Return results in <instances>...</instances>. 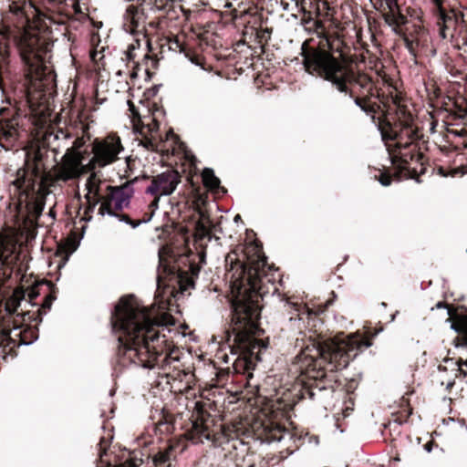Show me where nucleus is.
I'll list each match as a JSON object with an SVG mask.
<instances>
[{"label":"nucleus","mask_w":467,"mask_h":467,"mask_svg":"<svg viewBox=\"0 0 467 467\" xmlns=\"http://www.w3.org/2000/svg\"><path fill=\"white\" fill-rule=\"evenodd\" d=\"M174 325L171 315L141 306L133 296L122 297L111 313L112 332L119 342L112 377L141 368L165 377L168 383H189L192 375L182 368L181 351L173 342L179 335Z\"/></svg>","instance_id":"1"},{"label":"nucleus","mask_w":467,"mask_h":467,"mask_svg":"<svg viewBox=\"0 0 467 467\" xmlns=\"http://www.w3.org/2000/svg\"><path fill=\"white\" fill-rule=\"evenodd\" d=\"M229 262L231 267L228 272L231 274L234 293L229 348L234 355L253 357L255 350L266 348L255 336L260 333L258 320L261 314L260 299L264 293L263 278L266 275V268L270 270V266L266 257L261 254L256 259H249L245 264L239 261L234 264V258L228 255L226 264Z\"/></svg>","instance_id":"2"},{"label":"nucleus","mask_w":467,"mask_h":467,"mask_svg":"<svg viewBox=\"0 0 467 467\" xmlns=\"http://www.w3.org/2000/svg\"><path fill=\"white\" fill-rule=\"evenodd\" d=\"M359 342L352 337L333 340L317 348L306 346L296 356L294 367L296 372L306 376L302 397L324 400L333 393L335 372L346 368L355 358Z\"/></svg>","instance_id":"3"},{"label":"nucleus","mask_w":467,"mask_h":467,"mask_svg":"<svg viewBox=\"0 0 467 467\" xmlns=\"http://www.w3.org/2000/svg\"><path fill=\"white\" fill-rule=\"evenodd\" d=\"M310 41H305L301 47V56L306 71L315 77L329 82L338 92L348 99H353L356 106L366 113L368 108L359 98H354L349 85L355 81L353 70L338 57L329 50L330 43L327 37L316 47L309 46Z\"/></svg>","instance_id":"4"},{"label":"nucleus","mask_w":467,"mask_h":467,"mask_svg":"<svg viewBox=\"0 0 467 467\" xmlns=\"http://www.w3.org/2000/svg\"><path fill=\"white\" fill-rule=\"evenodd\" d=\"M137 180L136 178L119 186L108 185L104 197L86 196L88 202L87 213H93L99 204V215L114 217L133 229L150 222L151 215L144 219L132 220L129 214L122 212L130 206V200L135 192L134 183Z\"/></svg>","instance_id":"5"},{"label":"nucleus","mask_w":467,"mask_h":467,"mask_svg":"<svg viewBox=\"0 0 467 467\" xmlns=\"http://www.w3.org/2000/svg\"><path fill=\"white\" fill-rule=\"evenodd\" d=\"M123 150L119 137L109 136L104 140H96L93 142V156L87 163H83V158L76 151L68 152L66 157L65 180L78 178L97 168H103L115 162Z\"/></svg>","instance_id":"6"},{"label":"nucleus","mask_w":467,"mask_h":467,"mask_svg":"<svg viewBox=\"0 0 467 467\" xmlns=\"http://www.w3.org/2000/svg\"><path fill=\"white\" fill-rule=\"evenodd\" d=\"M20 56L28 67V92H49L55 87V75L44 65L39 39L25 34L18 44Z\"/></svg>","instance_id":"7"},{"label":"nucleus","mask_w":467,"mask_h":467,"mask_svg":"<svg viewBox=\"0 0 467 467\" xmlns=\"http://www.w3.org/2000/svg\"><path fill=\"white\" fill-rule=\"evenodd\" d=\"M25 292L21 288L14 290L5 304V316H0V333L5 340L14 345H29L33 342L26 341V331H20V319L14 317L21 302L25 299Z\"/></svg>","instance_id":"8"},{"label":"nucleus","mask_w":467,"mask_h":467,"mask_svg":"<svg viewBox=\"0 0 467 467\" xmlns=\"http://www.w3.org/2000/svg\"><path fill=\"white\" fill-rule=\"evenodd\" d=\"M405 134L408 140L397 139L395 150L389 152L392 164L397 165L401 170L408 169L407 165L410 162H420L423 157L422 153L419 152L416 143L419 139L418 133L411 129H407Z\"/></svg>","instance_id":"9"},{"label":"nucleus","mask_w":467,"mask_h":467,"mask_svg":"<svg viewBox=\"0 0 467 467\" xmlns=\"http://www.w3.org/2000/svg\"><path fill=\"white\" fill-rule=\"evenodd\" d=\"M72 138L71 134L58 129L57 130H47L44 135V143L51 149L53 151L57 152L60 148H67V151L63 156V163L61 166L60 174L62 178L65 180V164H66V157L68 152L74 150L79 156L83 158V163H86V158L83 156L82 152L79 150V149L84 144V141L80 138H77L74 141L72 146L68 147L67 141Z\"/></svg>","instance_id":"10"},{"label":"nucleus","mask_w":467,"mask_h":467,"mask_svg":"<svg viewBox=\"0 0 467 467\" xmlns=\"http://www.w3.org/2000/svg\"><path fill=\"white\" fill-rule=\"evenodd\" d=\"M181 182V175L174 170H169L153 177L145 192L150 195L169 196Z\"/></svg>","instance_id":"11"},{"label":"nucleus","mask_w":467,"mask_h":467,"mask_svg":"<svg viewBox=\"0 0 467 467\" xmlns=\"http://www.w3.org/2000/svg\"><path fill=\"white\" fill-rule=\"evenodd\" d=\"M285 307L289 317L282 330L301 333L304 327L303 316L309 315V310L305 306L288 300L285 302Z\"/></svg>","instance_id":"12"},{"label":"nucleus","mask_w":467,"mask_h":467,"mask_svg":"<svg viewBox=\"0 0 467 467\" xmlns=\"http://www.w3.org/2000/svg\"><path fill=\"white\" fill-rule=\"evenodd\" d=\"M187 439L193 443H202L204 441H210L212 434L202 420L195 419L190 420L185 432Z\"/></svg>","instance_id":"13"},{"label":"nucleus","mask_w":467,"mask_h":467,"mask_svg":"<svg viewBox=\"0 0 467 467\" xmlns=\"http://www.w3.org/2000/svg\"><path fill=\"white\" fill-rule=\"evenodd\" d=\"M111 439L112 437H103L100 439L99 443V463L97 467H138L141 464L142 460L131 457L118 465H112L107 462L104 457L107 455V450L109 446Z\"/></svg>","instance_id":"14"},{"label":"nucleus","mask_w":467,"mask_h":467,"mask_svg":"<svg viewBox=\"0 0 467 467\" xmlns=\"http://www.w3.org/2000/svg\"><path fill=\"white\" fill-rule=\"evenodd\" d=\"M16 244L5 236L0 234V269L10 267L16 260Z\"/></svg>","instance_id":"15"},{"label":"nucleus","mask_w":467,"mask_h":467,"mask_svg":"<svg viewBox=\"0 0 467 467\" xmlns=\"http://www.w3.org/2000/svg\"><path fill=\"white\" fill-rule=\"evenodd\" d=\"M44 207L45 202L40 198L34 199L26 203V215L24 219L25 227L30 228L36 225V221L42 214Z\"/></svg>","instance_id":"16"},{"label":"nucleus","mask_w":467,"mask_h":467,"mask_svg":"<svg viewBox=\"0 0 467 467\" xmlns=\"http://www.w3.org/2000/svg\"><path fill=\"white\" fill-rule=\"evenodd\" d=\"M163 250H159L158 257H159V265H158V274H157V283L160 286L164 279L171 275H175L177 272L180 270L179 267L173 264L171 265L168 260H166L163 256Z\"/></svg>","instance_id":"17"},{"label":"nucleus","mask_w":467,"mask_h":467,"mask_svg":"<svg viewBox=\"0 0 467 467\" xmlns=\"http://www.w3.org/2000/svg\"><path fill=\"white\" fill-rule=\"evenodd\" d=\"M10 11L17 16L22 24L29 21V16L35 11L33 4L28 0L15 1L10 5Z\"/></svg>","instance_id":"18"},{"label":"nucleus","mask_w":467,"mask_h":467,"mask_svg":"<svg viewBox=\"0 0 467 467\" xmlns=\"http://www.w3.org/2000/svg\"><path fill=\"white\" fill-rule=\"evenodd\" d=\"M17 137L16 129L10 124L0 125V146L6 148L5 143L12 144Z\"/></svg>","instance_id":"19"},{"label":"nucleus","mask_w":467,"mask_h":467,"mask_svg":"<svg viewBox=\"0 0 467 467\" xmlns=\"http://www.w3.org/2000/svg\"><path fill=\"white\" fill-rule=\"evenodd\" d=\"M447 131L448 136L455 140H459V141H454L458 146L467 149V122H464L456 128L448 129Z\"/></svg>","instance_id":"20"},{"label":"nucleus","mask_w":467,"mask_h":467,"mask_svg":"<svg viewBox=\"0 0 467 467\" xmlns=\"http://www.w3.org/2000/svg\"><path fill=\"white\" fill-rule=\"evenodd\" d=\"M202 182L205 187L210 189L211 191H218L221 189L220 186V180L217 178L214 174V171L211 168H205L203 169L202 172ZM223 192H225V191L222 188Z\"/></svg>","instance_id":"21"},{"label":"nucleus","mask_w":467,"mask_h":467,"mask_svg":"<svg viewBox=\"0 0 467 467\" xmlns=\"http://www.w3.org/2000/svg\"><path fill=\"white\" fill-rule=\"evenodd\" d=\"M451 328L456 332H461L464 335L465 344L467 345V321L460 324L453 323L451 325ZM458 366V376L467 378V359L464 361H459Z\"/></svg>","instance_id":"22"},{"label":"nucleus","mask_w":467,"mask_h":467,"mask_svg":"<svg viewBox=\"0 0 467 467\" xmlns=\"http://www.w3.org/2000/svg\"><path fill=\"white\" fill-rule=\"evenodd\" d=\"M100 184L101 181L97 178L95 173H91L86 182V188L88 190L86 196L104 197L105 194H102L100 192Z\"/></svg>","instance_id":"23"},{"label":"nucleus","mask_w":467,"mask_h":467,"mask_svg":"<svg viewBox=\"0 0 467 467\" xmlns=\"http://www.w3.org/2000/svg\"><path fill=\"white\" fill-rule=\"evenodd\" d=\"M195 243L199 246L203 245V241L208 240L210 241L212 239L211 232L207 228V226L202 222H198L196 223V230H195Z\"/></svg>","instance_id":"24"},{"label":"nucleus","mask_w":467,"mask_h":467,"mask_svg":"<svg viewBox=\"0 0 467 467\" xmlns=\"http://www.w3.org/2000/svg\"><path fill=\"white\" fill-rule=\"evenodd\" d=\"M140 16L138 7L133 5H130L127 6L123 17L126 23H130L132 26H138Z\"/></svg>","instance_id":"25"},{"label":"nucleus","mask_w":467,"mask_h":467,"mask_svg":"<svg viewBox=\"0 0 467 467\" xmlns=\"http://www.w3.org/2000/svg\"><path fill=\"white\" fill-rule=\"evenodd\" d=\"M9 43V36L5 33L0 32V59L3 63L7 61L10 55Z\"/></svg>","instance_id":"26"},{"label":"nucleus","mask_w":467,"mask_h":467,"mask_svg":"<svg viewBox=\"0 0 467 467\" xmlns=\"http://www.w3.org/2000/svg\"><path fill=\"white\" fill-rule=\"evenodd\" d=\"M171 448H169L164 451H161L156 456H155V463L159 466L164 465L168 463V466H170V461L171 458Z\"/></svg>","instance_id":"27"},{"label":"nucleus","mask_w":467,"mask_h":467,"mask_svg":"<svg viewBox=\"0 0 467 467\" xmlns=\"http://www.w3.org/2000/svg\"><path fill=\"white\" fill-rule=\"evenodd\" d=\"M153 196H154L153 201L149 204V208L151 210V212L149 213H146L141 219L147 218V217H149L150 215L152 217L153 213H154V211L158 208L161 196H159V195H153ZM129 215L130 216V218L132 220H138L139 219V218L134 217L131 214H129Z\"/></svg>","instance_id":"28"},{"label":"nucleus","mask_w":467,"mask_h":467,"mask_svg":"<svg viewBox=\"0 0 467 467\" xmlns=\"http://www.w3.org/2000/svg\"><path fill=\"white\" fill-rule=\"evenodd\" d=\"M140 145L143 146L149 150H154L156 149L155 139L145 136L140 142Z\"/></svg>","instance_id":"29"},{"label":"nucleus","mask_w":467,"mask_h":467,"mask_svg":"<svg viewBox=\"0 0 467 467\" xmlns=\"http://www.w3.org/2000/svg\"><path fill=\"white\" fill-rule=\"evenodd\" d=\"M392 20H394V22H395L394 28H393V31L395 33H398L397 27L399 26L403 25L407 22V18L401 13H397V14L394 13Z\"/></svg>","instance_id":"30"},{"label":"nucleus","mask_w":467,"mask_h":467,"mask_svg":"<svg viewBox=\"0 0 467 467\" xmlns=\"http://www.w3.org/2000/svg\"><path fill=\"white\" fill-rule=\"evenodd\" d=\"M403 40H404L405 47L408 49V51L410 52V54L411 56H413V57H416V52H415V49H414V42H413V40H410L407 36H405Z\"/></svg>","instance_id":"31"},{"label":"nucleus","mask_w":467,"mask_h":467,"mask_svg":"<svg viewBox=\"0 0 467 467\" xmlns=\"http://www.w3.org/2000/svg\"><path fill=\"white\" fill-rule=\"evenodd\" d=\"M391 177L389 174L381 173L379 182L382 186H389L391 183Z\"/></svg>","instance_id":"32"},{"label":"nucleus","mask_w":467,"mask_h":467,"mask_svg":"<svg viewBox=\"0 0 467 467\" xmlns=\"http://www.w3.org/2000/svg\"><path fill=\"white\" fill-rule=\"evenodd\" d=\"M387 7L389 8L390 13H395V10L398 8V1L397 0H384Z\"/></svg>","instance_id":"33"},{"label":"nucleus","mask_w":467,"mask_h":467,"mask_svg":"<svg viewBox=\"0 0 467 467\" xmlns=\"http://www.w3.org/2000/svg\"><path fill=\"white\" fill-rule=\"evenodd\" d=\"M55 300V296H52V295H48L46 296L45 298V301L42 305V307L45 308V309H50L51 307V305L53 303V301Z\"/></svg>","instance_id":"34"},{"label":"nucleus","mask_w":467,"mask_h":467,"mask_svg":"<svg viewBox=\"0 0 467 467\" xmlns=\"http://www.w3.org/2000/svg\"><path fill=\"white\" fill-rule=\"evenodd\" d=\"M393 19V13H391V15L389 14H387L384 16V20L385 22L389 26H392L394 28V20Z\"/></svg>","instance_id":"35"},{"label":"nucleus","mask_w":467,"mask_h":467,"mask_svg":"<svg viewBox=\"0 0 467 467\" xmlns=\"http://www.w3.org/2000/svg\"><path fill=\"white\" fill-rule=\"evenodd\" d=\"M168 0H154L157 8H162L167 4Z\"/></svg>","instance_id":"36"},{"label":"nucleus","mask_w":467,"mask_h":467,"mask_svg":"<svg viewBox=\"0 0 467 467\" xmlns=\"http://www.w3.org/2000/svg\"><path fill=\"white\" fill-rule=\"evenodd\" d=\"M432 446H433V442L432 441H429L427 442L425 445H424V450L427 451V452H431L432 451Z\"/></svg>","instance_id":"37"},{"label":"nucleus","mask_w":467,"mask_h":467,"mask_svg":"<svg viewBox=\"0 0 467 467\" xmlns=\"http://www.w3.org/2000/svg\"><path fill=\"white\" fill-rule=\"evenodd\" d=\"M332 296H333V299L332 300H328L327 303H326V306H329L330 305L333 304V301L335 300V298L337 297L336 294L334 292H332Z\"/></svg>","instance_id":"38"},{"label":"nucleus","mask_w":467,"mask_h":467,"mask_svg":"<svg viewBox=\"0 0 467 467\" xmlns=\"http://www.w3.org/2000/svg\"><path fill=\"white\" fill-rule=\"evenodd\" d=\"M453 384H454V382H453V381H450V382H448V384H447V387H446V388H447V389H450V388H451V387L453 386Z\"/></svg>","instance_id":"39"},{"label":"nucleus","mask_w":467,"mask_h":467,"mask_svg":"<svg viewBox=\"0 0 467 467\" xmlns=\"http://www.w3.org/2000/svg\"><path fill=\"white\" fill-rule=\"evenodd\" d=\"M442 306H443V303H441V302H439V303H437V305H436V307H437V308H441V307H442Z\"/></svg>","instance_id":"40"},{"label":"nucleus","mask_w":467,"mask_h":467,"mask_svg":"<svg viewBox=\"0 0 467 467\" xmlns=\"http://www.w3.org/2000/svg\"><path fill=\"white\" fill-rule=\"evenodd\" d=\"M203 256H204V253L201 252L200 253L201 261H203Z\"/></svg>","instance_id":"41"},{"label":"nucleus","mask_w":467,"mask_h":467,"mask_svg":"<svg viewBox=\"0 0 467 467\" xmlns=\"http://www.w3.org/2000/svg\"><path fill=\"white\" fill-rule=\"evenodd\" d=\"M240 218H241L240 215H236L234 218V221L237 222V221H239Z\"/></svg>","instance_id":"42"},{"label":"nucleus","mask_w":467,"mask_h":467,"mask_svg":"<svg viewBox=\"0 0 467 467\" xmlns=\"http://www.w3.org/2000/svg\"><path fill=\"white\" fill-rule=\"evenodd\" d=\"M115 393V390L114 389H111L110 392H109V396H113Z\"/></svg>","instance_id":"43"},{"label":"nucleus","mask_w":467,"mask_h":467,"mask_svg":"<svg viewBox=\"0 0 467 467\" xmlns=\"http://www.w3.org/2000/svg\"><path fill=\"white\" fill-rule=\"evenodd\" d=\"M157 128H156V124H154V128L153 129H150V131L152 132L153 130H155Z\"/></svg>","instance_id":"44"},{"label":"nucleus","mask_w":467,"mask_h":467,"mask_svg":"<svg viewBox=\"0 0 467 467\" xmlns=\"http://www.w3.org/2000/svg\"><path fill=\"white\" fill-rule=\"evenodd\" d=\"M49 215L52 216V217H55V214L52 211L49 212Z\"/></svg>","instance_id":"45"},{"label":"nucleus","mask_w":467,"mask_h":467,"mask_svg":"<svg viewBox=\"0 0 467 467\" xmlns=\"http://www.w3.org/2000/svg\"><path fill=\"white\" fill-rule=\"evenodd\" d=\"M192 62L194 63L196 66L200 65L198 62H195L193 59H192Z\"/></svg>","instance_id":"46"},{"label":"nucleus","mask_w":467,"mask_h":467,"mask_svg":"<svg viewBox=\"0 0 467 467\" xmlns=\"http://www.w3.org/2000/svg\"><path fill=\"white\" fill-rule=\"evenodd\" d=\"M395 317H396L395 315L391 316V321H393L395 319Z\"/></svg>","instance_id":"47"}]
</instances>
